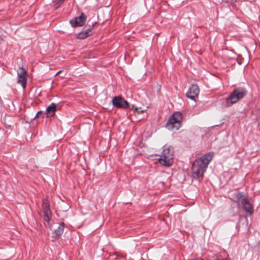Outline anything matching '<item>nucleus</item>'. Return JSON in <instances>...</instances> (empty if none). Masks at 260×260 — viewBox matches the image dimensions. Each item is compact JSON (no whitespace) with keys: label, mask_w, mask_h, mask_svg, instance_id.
<instances>
[{"label":"nucleus","mask_w":260,"mask_h":260,"mask_svg":"<svg viewBox=\"0 0 260 260\" xmlns=\"http://www.w3.org/2000/svg\"><path fill=\"white\" fill-rule=\"evenodd\" d=\"M26 76H18L17 83L21 85L23 89L26 87Z\"/></svg>","instance_id":"13"},{"label":"nucleus","mask_w":260,"mask_h":260,"mask_svg":"<svg viewBox=\"0 0 260 260\" xmlns=\"http://www.w3.org/2000/svg\"><path fill=\"white\" fill-rule=\"evenodd\" d=\"M86 19V16L82 13L79 16L71 19L70 21V23L71 26L73 27L82 26L85 24Z\"/></svg>","instance_id":"6"},{"label":"nucleus","mask_w":260,"mask_h":260,"mask_svg":"<svg viewBox=\"0 0 260 260\" xmlns=\"http://www.w3.org/2000/svg\"><path fill=\"white\" fill-rule=\"evenodd\" d=\"M61 72V71H58L56 74L55 76H57L58 75V74H59Z\"/></svg>","instance_id":"20"},{"label":"nucleus","mask_w":260,"mask_h":260,"mask_svg":"<svg viewBox=\"0 0 260 260\" xmlns=\"http://www.w3.org/2000/svg\"><path fill=\"white\" fill-rule=\"evenodd\" d=\"M42 208L44 215V220L48 223L50 219L51 211L50 210V205L47 199H44L43 200Z\"/></svg>","instance_id":"8"},{"label":"nucleus","mask_w":260,"mask_h":260,"mask_svg":"<svg viewBox=\"0 0 260 260\" xmlns=\"http://www.w3.org/2000/svg\"><path fill=\"white\" fill-rule=\"evenodd\" d=\"M215 260H229V259L228 258H222L220 256H218L217 258Z\"/></svg>","instance_id":"17"},{"label":"nucleus","mask_w":260,"mask_h":260,"mask_svg":"<svg viewBox=\"0 0 260 260\" xmlns=\"http://www.w3.org/2000/svg\"><path fill=\"white\" fill-rule=\"evenodd\" d=\"M27 71L23 67H19L17 71V76H26Z\"/></svg>","instance_id":"14"},{"label":"nucleus","mask_w":260,"mask_h":260,"mask_svg":"<svg viewBox=\"0 0 260 260\" xmlns=\"http://www.w3.org/2000/svg\"><path fill=\"white\" fill-rule=\"evenodd\" d=\"M113 105L118 108L127 109L129 107L128 103L124 98L115 96L112 100Z\"/></svg>","instance_id":"7"},{"label":"nucleus","mask_w":260,"mask_h":260,"mask_svg":"<svg viewBox=\"0 0 260 260\" xmlns=\"http://www.w3.org/2000/svg\"><path fill=\"white\" fill-rule=\"evenodd\" d=\"M247 93V90L244 87H238L235 89L226 99V105L231 106L243 99Z\"/></svg>","instance_id":"3"},{"label":"nucleus","mask_w":260,"mask_h":260,"mask_svg":"<svg viewBox=\"0 0 260 260\" xmlns=\"http://www.w3.org/2000/svg\"><path fill=\"white\" fill-rule=\"evenodd\" d=\"M233 198L236 199V202L241 204L243 209L250 215L253 213V209L252 204L249 199L246 197L245 194L242 192H238L233 195Z\"/></svg>","instance_id":"2"},{"label":"nucleus","mask_w":260,"mask_h":260,"mask_svg":"<svg viewBox=\"0 0 260 260\" xmlns=\"http://www.w3.org/2000/svg\"><path fill=\"white\" fill-rule=\"evenodd\" d=\"M182 120V114L180 112H176L169 118L166 123V127L168 129H178L180 127Z\"/></svg>","instance_id":"5"},{"label":"nucleus","mask_w":260,"mask_h":260,"mask_svg":"<svg viewBox=\"0 0 260 260\" xmlns=\"http://www.w3.org/2000/svg\"><path fill=\"white\" fill-rule=\"evenodd\" d=\"M42 113H43V112H42V111H39V112L37 113V114L36 115V116H35L34 118H37V117H38V116H39V115L40 114H42Z\"/></svg>","instance_id":"18"},{"label":"nucleus","mask_w":260,"mask_h":260,"mask_svg":"<svg viewBox=\"0 0 260 260\" xmlns=\"http://www.w3.org/2000/svg\"><path fill=\"white\" fill-rule=\"evenodd\" d=\"M213 152H209L196 159L192 163L191 171L194 178H202L204 172L213 156Z\"/></svg>","instance_id":"1"},{"label":"nucleus","mask_w":260,"mask_h":260,"mask_svg":"<svg viewBox=\"0 0 260 260\" xmlns=\"http://www.w3.org/2000/svg\"><path fill=\"white\" fill-rule=\"evenodd\" d=\"M57 110V105L54 103H51L46 109V114L47 117L54 116Z\"/></svg>","instance_id":"12"},{"label":"nucleus","mask_w":260,"mask_h":260,"mask_svg":"<svg viewBox=\"0 0 260 260\" xmlns=\"http://www.w3.org/2000/svg\"><path fill=\"white\" fill-rule=\"evenodd\" d=\"M199 91L200 90L198 85L196 84H192L188 90L186 94L188 98L192 100H195V98L198 96Z\"/></svg>","instance_id":"9"},{"label":"nucleus","mask_w":260,"mask_h":260,"mask_svg":"<svg viewBox=\"0 0 260 260\" xmlns=\"http://www.w3.org/2000/svg\"><path fill=\"white\" fill-rule=\"evenodd\" d=\"M57 1H58L60 4H62L64 1V0H57Z\"/></svg>","instance_id":"19"},{"label":"nucleus","mask_w":260,"mask_h":260,"mask_svg":"<svg viewBox=\"0 0 260 260\" xmlns=\"http://www.w3.org/2000/svg\"><path fill=\"white\" fill-rule=\"evenodd\" d=\"M93 25L89 26V27L85 30L80 32L77 36V38L80 40H83L87 37L91 36L93 34L92 28Z\"/></svg>","instance_id":"10"},{"label":"nucleus","mask_w":260,"mask_h":260,"mask_svg":"<svg viewBox=\"0 0 260 260\" xmlns=\"http://www.w3.org/2000/svg\"><path fill=\"white\" fill-rule=\"evenodd\" d=\"M64 226V223L61 222L59 224L57 228L52 233L53 240H55L60 237L63 233Z\"/></svg>","instance_id":"11"},{"label":"nucleus","mask_w":260,"mask_h":260,"mask_svg":"<svg viewBox=\"0 0 260 260\" xmlns=\"http://www.w3.org/2000/svg\"><path fill=\"white\" fill-rule=\"evenodd\" d=\"M174 149L172 147L165 148L160 155V157L158 159L160 164L163 166L169 167L173 162Z\"/></svg>","instance_id":"4"},{"label":"nucleus","mask_w":260,"mask_h":260,"mask_svg":"<svg viewBox=\"0 0 260 260\" xmlns=\"http://www.w3.org/2000/svg\"><path fill=\"white\" fill-rule=\"evenodd\" d=\"M132 109H134L135 111L137 112L138 113H142L144 111V110H141V108H137L135 107V105H133L132 106Z\"/></svg>","instance_id":"15"},{"label":"nucleus","mask_w":260,"mask_h":260,"mask_svg":"<svg viewBox=\"0 0 260 260\" xmlns=\"http://www.w3.org/2000/svg\"><path fill=\"white\" fill-rule=\"evenodd\" d=\"M61 4H60V3L58 1H57V2L54 5L55 9H56L58 8H59Z\"/></svg>","instance_id":"16"}]
</instances>
